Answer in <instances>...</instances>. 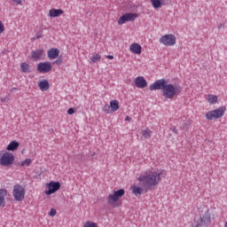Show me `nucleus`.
<instances>
[{
    "instance_id": "nucleus-1",
    "label": "nucleus",
    "mask_w": 227,
    "mask_h": 227,
    "mask_svg": "<svg viewBox=\"0 0 227 227\" xmlns=\"http://www.w3.org/2000/svg\"><path fill=\"white\" fill-rule=\"evenodd\" d=\"M138 182H142L145 191H150L151 189H153V187L159 185V182H160V173L151 171L145 175H141L138 177Z\"/></svg>"
},
{
    "instance_id": "nucleus-2",
    "label": "nucleus",
    "mask_w": 227,
    "mask_h": 227,
    "mask_svg": "<svg viewBox=\"0 0 227 227\" xmlns=\"http://www.w3.org/2000/svg\"><path fill=\"white\" fill-rule=\"evenodd\" d=\"M210 223H212L210 214L208 213V209H206L202 215H200V216L194 218L192 227H208L210 226Z\"/></svg>"
},
{
    "instance_id": "nucleus-3",
    "label": "nucleus",
    "mask_w": 227,
    "mask_h": 227,
    "mask_svg": "<svg viewBox=\"0 0 227 227\" xmlns=\"http://www.w3.org/2000/svg\"><path fill=\"white\" fill-rule=\"evenodd\" d=\"M182 93V87L175 86L173 83H167L163 89L162 95L165 98H173L175 95Z\"/></svg>"
},
{
    "instance_id": "nucleus-4",
    "label": "nucleus",
    "mask_w": 227,
    "mask_h": 227,
    "mask_svg": "<svg viewBox=\"0 0 227 227\" xmlns=\"http://www.w3.org/2000/svg\"><path fill=\"white\" fill-rule=\"evenodd\" d=\"M224 113H226V106H222L215 110L208 111L206 114V120L209 121H212V120H219V118L224 116Z\"/></svg>"
},
{
    "instance_id": "nucleus-5",
    "label": "nucleus",
    "mask_w": 227,
    "mask_h": 227,
    "mask_svg": "<svg viewBox=\"0 0 227 227\" xmlns=\"http://www.w3.org/2000/svg\"><path fill=\"white\" fill-rule=\"evenodd\" d=\"M124 195L125 190L123 189L114 192V193H111L107 196V204L111 206L116 205V203H118L120 200V198L123 197Z\"/></svg>"
},
{
    "instance_id": "nucleus-6",
    "label": "nucleus",
    "mask_w": 227,
    "mask_h": 227,
    "mask_svg": "<svg viewBox=\"0 0 227 227\" xmlns=\"http://www.w3.org/2000/svg\"><path fill=\"white\" fill-rule=\"evenodd\" d=\"M15 162V156L12 153L4 152L0 157V166L9 168Z\"/></svg>"
},
{
    "instance_id": "nucleus-7",
    "label": "nucleus",
    "mask_w": 227,
    "mask_h": 227,
    "mask_svg": "<svg viewBox=\"0 0 227 227\" xmlns=\"http://www.w3.org/2000/svg\"><path fill=\"white\" fill-rule=\"evenodd\" d=\"M12 196L16 201H22L26 196V190L20 184L13 186Z\"/></svg>"
},
{
    "instance_id": "nucleus-8",
    "label": "nucleus",
    "mask_w": 227,
    "mask_h": 227,
    "mask_svg": "<svg viewBox=\"0 0 227 227\" xmlns=\"http://www.w3.org/2000/svg\"><path fill=\"white\" fill-rule=\"evenodd\" d=\"M160 43L165 47H173L176 43V36L173 34H166L160 38Z\"/></svg>"
},
{
    "instance_id": "nucleus-9",
    "label": "nucleus",
    "mask_w": 227,
    "mask_h": 227,
    "mask_svg": "<svg viewBox=\"0 0 227 227\" xmlns=\"http://www.w3.org/2000/svg\"><path fill=\"white\" fill-rule=\"evenodd\" d=\"M138 15L137 13L128 12L120 17L118 20L119 26H123L125 22H134L137 20Z\"/></svg>"
},
{
    "instance_id": "nucleus-10",
    "label": "nucleus",
    "mask_w": 227,
    "mask_h": 227,
    "mask_svg": "<svg viewBox=\"0 0 227 227\" xmlns=\"http://www.w3.org/2000/svg\"><path fill=\"white\" fill-rule=\"evenodd\" d=\"M46 186L48 190L45 191L44 193L47 196H51V194H54V192L59 191V189L61 188V184H59V182L51 181L50 183L46 184Z\"/></svg>"
},
{
    "instance_id": "nucleus-11",
    "label": "nucleus",
    "mask_w": 227,
    "mask_h": 227,
    "mask_svg": "<svg viewBox=\"0 0 227 227\" xmlns=\"http://www.w3.org/2000/svg\"><path fill=\"white\" fill-rule=\"evenodd\" d=\"M166 84H168V82L164 79L156 80L149 86V90L150 91H155L157 90H161V91H164Z\"/></svg>"
},
{
    "instance_id": "nucleus-12",
    "label": "nucleus",
    "mask_w": 227,
    "mask_h": 227,
    "mask_svg": "<svg viewBox=\"0 0 227 227\" xmlns=\"http://www.w3.org/2000/svg\"><path fill=\"white\" fill-rule=\"evenodd\" d=\"M51 70H52V65L49 62H40L37 65V72H40V74H48Z\"/></svg>"
},
{
    "instance_id": "nucleus-13",
    "label": "nucleus",
    "mask_w": 227,
    "mask_h": 227,
    "mask_svg": "<svg viewBox=\"0 0 227 227\" xmlns=\"http://www.w3.org/2000/svg\"><path fill=\"white\" fill-rule=\"evenodd\" d=\"M135 86H137V88H139L140 90H143V88H146V86H148V82L144 76H137V78H135Z\"/></svg>"
},
{
    "instance_id": "nucleus-14",
    "label": "nucleus",
    "mask_w": 227,
    "mask_h": 227,
    "mask_svg": "<svg viewBox=\"0 0 227 227\" xmlns=\"http://www.w3.org/2000/svg\"><path fill=\"white\" fill-rule=\"evenodd\" d=\"M59 56V50L57 48H51L48 51V58L49 59H56Z\"/></svg>"
},
{
    "instance_id": "nucleus-15",
    "label": "nucleus",
    "mask_w": 227,
    "mask_h": 227,
    "mask_svg": "<svg viewBox=\"0 0 227 227\" xmlns=\"http://www.w3.org/2000/svg\"><path fill=\"white\" fill-rule=\"evenodd\" d=\"M8 195V191L4 189H0V207H4L6 205V196Z\"/></svg>"
},
{
    "instance_id": "nucleus-16",
    "label": "nucleus",
    "mask_w": 227,
    "mask_h": 227,
    "mask_svg": "<svg viewBox=\"0 0 227 227\" xmlns=\"http://www.w3.org/2000/svg\"><path fill=\"white\" fill-rule=\"evenodd\" d=\"M49 17L55 19V17H59L63 15V10L61 9H51L49 11Z\"/></svg>"
},
{
    "instance_id": "nucleus-17",
    "label": "nucleus",
    "mask_w": 227,
    "mask_h": 227,
    "mask_svg": "<svg viewBox=\"0 0 227 227\" xmlns=\"http://www.w3.org/2000/svg\"><path fill=\"white\" fill-rule=\"evenodd\" d=\"M38 86L41 90V91H47V90H49V88H51V85L49 84V81L48 80H43L40 81L38 82Z\"/></svg>"
},
{
    "instance_id": "nucleus-18",
    "label": "nucleus",
    "mask_w": 227,
    "mask_h": 227,
    "mask_svg": "<svg viewBox=\"0 0 227 227\" xmlns=\"http://www.w3.org/2000/svg\"><path fill=\"white\" fill-rule=\"evenodd\" d=\"M129 50L131 51V52H133L134 54H141V50L142 47L141 45H139L137 43H134L130 45Z\"/></svg>"
},
{
    "instance_id": "nucleus-19",
    "label": "nucleus",
    "mask_w": 227,
    "mask_h": 227,
    "mask_svg": "<svg viewBox=\"0 0 227 227\" xmlns=\"http://www.w3.org/2000/svg\"><path fill=\"white\" fill-rule=\"evenodd\" d=\"M31 56L33 59H35V60L42 59V56H43V50L42 49L35 50L32 51Z\"/></svg>"
},
{
    "instance_id": "nucleus-20",
    "label": "nucleus",
    "mask_w": 227,
    "mask_h": 227,
    "mask_svg": "<svg viewBox=\"0 0 227 227\" xmlns=\"http://www.w3.org/2000/svg\"><path fill=\"white\" fill-rule=\"evenodd\" d=\"M20 145V144H19V142H17V141H12V142L7 145L6 150H8V152H15V150H17Z\"/></svg>"
},
{
    "instance_id": "nucleus-21",
    "label": "nucleus",
    "mask_w": 227,
    "mask_h": 227,
    "mask_svg": "<svg viewBox=\"0 0 227 227\" xmlns=\"http://www.w3.org/2000/svg\"><path fill=\"white\" fill-rule=\"evenodd\" d=\"M131 191H132L133 194L137 197V196H141L143 194V191H145V189L134 184L131 186Z\"/></svg>"
},
{
    "instance_id": "nucleus-22",
    "label": "nucleus",
    "mask_w": 227,
    "mask_h": 227,
    "mask_svg": "<svg viewBox=\"0 0 227 227\" xmlns=\"http://www.w3.org/2000/svg\"><path fill=\"white\" fill-rule=\"evenodd\" d=\"M20 69L24 74H31V67H29V64L26 62L20 64Z\"/></svg>"
},
{
    "instance_id": "nucleus-23",
    "label": "nucleus",
    "mask_w": 227,
    "mask_h": 227,
    "mask_svg": "<svg viewBox=\"0 0 227 227\" xmlns=\"http://www.w3.org/2000/svg\"><path fill=\"white\" fill-rule=\"evenodd\" d=\"M110 107H111L112 111L116 112V111H118V109H120V103L116 99L111 100Z\"/></svg>"
},
{
    "instance_id": "nucleus-24",
    "label": "nucleus",
    "mask_w": 227,
    "mask_h": 227,
    "mask_svg": "<svg viewBox=\"0 0 227 227\" xmlns=\"http://www.w3.org/2000/svg\"><path fill=\"white\" fill-rule=\"evenodd\" d=\"M217 99H218L217 96H215L214 94H209L207 97V100L208 104H212L213 106L215 104H217Z\"/></svg>"
},
{
    "instance_id": "nucleus-25",
    "label": "nucleus",
    "mask_w": 227,
    "mask_h": 227,
    "mask_svg": "<svg viewBox=\"0 0 227 227\" xmlns=\"http://www.w3.org/2000/svg\"><path fill=\"white\" fill-rule=\"evenodd\" d=\"M142 136L145 139H150L152 137V130H150L149 129H144L142 131Z\"/></svg>"
},
{
    "instance_id": "nucleus-26",
    "label": "nucleus",
    "mask_w": 227,
    "mask_h": 227,
    "mask_svg": "<svg viewBox=\"0 0 227 227\" xmlns=\"http://www.w3.org/2000/svg\"><path fill=\"white\" fill-rule=\"evenodd\" d=\"M101 58L100 54L94 53L92 57H90V60L91 63H97V61H100Z\"/></svg>"
},
{
    "instance_id": "nucleus-27",
    "label": "nucleus",
    "mask_w": 227,
    "mask_h": 227,
    "mask_svg": "<svg viewBox=\"0 0 227 227\" xmlns=\"http://www.w3.org/2000/svg\"><path fill=\"white\" fill-rule=\"evenodd\" d=\"M31 162H32L31 159L27 158L26 160L21 161L20 166L22 168H28V166H31Z\"/></svg>"
},
{
    "instance_id": "nucleus-28",
    "label": "nucleus",
    "mask_w": 227,
    "mask_h": 227,
    "mask_svg": "<svg viewBox=\"0 0 227 227\" xmlns=\"http://www.w3.org/2000/svg\"><path fill=\"white\" fill-rule=\"evenodd\" d=\"M151 3L155 10H157V8H160V6L162 5L160 0H151Z\"/></svg>"
},
{
    "instance_id": "nucleus-29",
    "label": "nucleus",
    "mask_w": 227,
    "mask_h": 227,
    "mask_svg": "<svg viewBox=\"0 0 227 227\" xmlns=\"http://www.w3.org/2000/svg\"><path fill=\"white\" fill-rule=\"evenodd\" d=\"M56 214H58V211L54 208H51L50 210L49 215H50V217H54V215H56Z\"/></svg>"
},
{
    "instance_id": "nucleus-30",
    "label": "nucleus",
    "mask_w": 227,
    "mask_h": 227,
    "mask_svg": "<svg viewBox=\"0 0 227 227\" xmlns=\"http://www.w3.org/2000/svg\"><path fill=\"white\" fill-rule=\"evenodd\" d=\"M63 63V59L61 57H59L57 60L54 61L55 65H61Z\"/></svg>"
},
{
    "instance_id": "nucleus-31",
    "label": "nucleus",
    "mask_w": 227,
    "mask_h": 227,
    "mask_svg": "<svg viewBox=\"0 0 227 227\" xmlns=\"http://www.w3.org/2000/svg\"><path fill=\"white\" fill-rule=\"evenodd\" d=\"M1 102H4V103H6V102H9L10 100V98L8 97H3L0 98Z\"/></svg>"
},
{
    "instance_id": "nucleus-32",
    "label": "nucleus",
    "mask_w": 227,
    "mask_h": 227,
    "mask_svg": "<svg viewBox=\"0 0 227 227\" xmlns=\"http://www.w3.org/2000/svg\"><path fill=\"white\" fill-rule=\"evenodd\" d=\"M4 31V24L0 21V33H3Z\"/></svg>"
},
{
    "instance_id": "nucleus-33",
    "label": "nucleus",
    "mask_w": 227,
    "mask_h": 227,
    "mask_svg": "<svg viewBox=\"0 0 227 227\" xmlns=\"http://www.w3.org/2000/svg\"><path fill=\"white\" fill-rule=\"evenodd\" d=\"M74 113H75V110H74V108H69L67 110V114H74Z\"/></svg>"
},
{
    "instance_id": "nucleus-34",
    "label": "nucleus",
    "mask_w": 227,
    "mask_h": 227,
    "mask_svg": "<svg viewBox=\"0 0 227 227\" xmlns=\"http://www.w3.org/2000/svg\"><path fill=\"white\" fill-rule=\"evenodd\" d=\"M13 3H15L16 4H20L22 3V0H12Z\"/></svg>"
},
{
    "instance_id": "nucleus-35",
    "label": "nucleus",
    "mask_w": 227,
    "mask_h": 227,
    "mask_svg": "<svg viewBox=\"0 0 227 227\" xmlns=\"http://www.w3.org/2000/svg\"><path fill=\"white\" fill-rule=\"evenodd\" d=\"M172 132H173L174 134H178V129H176V128H173V129H172Z\"/></svg>"
},
{
    "instance_id": "nucleus-36",
    "label": "nucleus",
    "mask_w": 227,
    "mask_h": 227,
    "mask_svg": "<svg viewBox=\"0 0 227 227\" xmlns=\"http://www.w3.org/2000/svg\"><path fill=\"white\" fill-rule=\"evenodd\" d=\"M223 27H224V23H220V24L218 25V29H221V28H223Z\"/></svg>"
},
{
    "instance_id": "nucleus-37",
    "label": "nucleus",
    "mask_w": 227,
    "mask_h": 227,
    "mask_svg": "<svg viewBox=\"0 0 227 227\" xmlns=\"http://www.w3.org/2000/svg\"><path fill=\"white\" fill-rule=\"evenodd\" d=\"M106 58L107 59H114V56L113 55H107Z\"/></svg>"
},
{
    "instance_id": "nucleus-38",
    "label": "nucleus",
    "mask_w": 227,
    "mask_h": 227,
    "mask_svg": "<svg viewBox=\"0 0 227 227\" xmlns=\"http://www.w3.org/2000/svg\"><path fill=\"white\" fill-rule=\"evenodd\" d=\"M125 121H130V117H129V115H127L126 118H125Z\"/></svg>"
},
{
    "instance_id": "nucleus-39",
    "label": "nucleus",
    "mask_w": 227,
    "mask_h": 227,
    "mask_svg": "<svg viewBox=\"0 0 227 227\" xmlns=\"http://www.w3.org/2000/svg\"><path fill=\"white\" fill-rule=\"evenodd\" d=\"M12 91H17V88H15V87L12 88Z\"/></svg>"
},
{
    "instance_id": "nucleus-40",
    "label": "nucleus",
    "mask_w": 227,
    "mask_h": 227,
    "mask_svg": "<svg viewBox=\"0 0 227 227\" xmlns=\"http://www.w3.org/2000/svg\"><path fill=\"white\" fill-rule=\"evenodd\" d=\"M105 113L109 114V110H106V107L104 108Z\"/></svg>"
},
{
    "instance_id": "nucleus-41",
    "label": "nucleus",
    "mask_w": 227,
    "mask_h": 227,
    "mask_svg": "<svg viewBox=\"0 0 227 227\" xmlns=\"http://www.w3.org/2000/svg\"><path fill=\"white\" fill-rule=\"evenodd\" d=\"M225 227H227V223H225Z\"/></svg>"
}]
</instances>
